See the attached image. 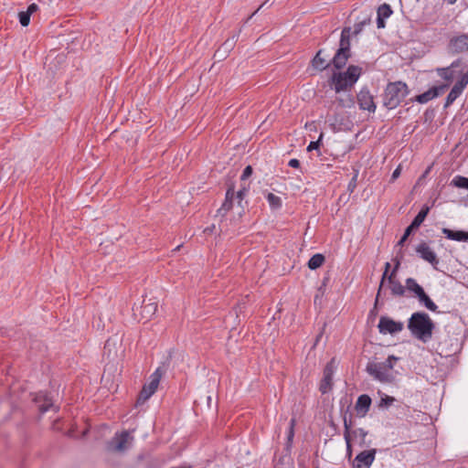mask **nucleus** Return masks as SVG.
Masks as SVG:
<instances>
[{
    "instance_id": "obj_41",
    "label": "nucleus",
    "mask_w": 468,
    "mask_h": 468,
    "mask_svg": "<svg viewBox=\"0 0 468 468\" xmlns=\"http://www.w3.org/2000/svg\"><path fill=\"white\" fill-rule=\"evenodd\" d=\"M294 425H295V420L292 419L290 420V427H289V431H288V435H287L288 443H291L292 441V439L294 436Z\"/></svg>"
},
{
    "instance_id": "obj_25",
    "label": "nucleus",
    "mask_w": 468,
    "mask_h": 468,
    "mask_svg": "<svg viewBox=\"0 0 468 468\" xmlns=\"http://www.w3.org/2000/svg\"><path fill=\"white\" fill-rule=\"evenodd\" d=\"M323 53L324 49H319L312 59L313 67L319 71L326 69L332 64V61L329 63L326 62V59L322 56Z\"/></svg>"
},
{
    "instance_id": "obj_12",
    "label": "nucleus",
    "mask_w": 468,
    "mask_h": 468,
    "mask_svg": "<svg viewBox=\"0 0 468 468\" xmlns=\"http://www.w3.org/2000/svg\"><path fill=\"white\" fill-rule=\"evenodd\" d=\"M357 103L361 110H367L369 112H376V104L374 102V97L370 93L367 87H364L360 90V91L356 95Z\"/></svg>"
},
{
    "instance_id": "obj_4",
    "label": "nucleus",
    "mask_w": 468,
    "mask_h": 468,
    "mask_svg": "<svg viewBox=\"0 0 468 468\" xmlns=\"http://www.w3.org/2000/svg\"><path fill=\"white\" fill-rule=\"evenodd\" d=\"M409 94L406 83L402 81L389 82L384 92L383 105L389 109L397 108Z\"/></svg>"
},
{
    "instance_id": "obj_57",
    "label": "nucleus",
    "mask_w": 468,
    "mask_h": 468,
    "mask_svg": "<svg viewBox=\"0 0 468 468\" xmlns=\"http://www.w3.org/2000/svg\"><path fill=\"white\" fill-rule=\"evenodd\" d=\"M320 337H321V335H319L316 337V342H318V341H319Z\"/></svg>"
},
{
    "instance_id": "obj_29",
    "label": "nucleus",
    "mask_w": 468,
    "mask_h": 468,
    "mask_svg": "<svg viewBox=\"0 0 468 468\" xmlns=\"http://www.w3.org/2000/svg\"><path fill=\"white\" fill-rule=\"evenodd\" d=\"M325 261V257L321 253L313 255L308 261L307 266L310 270H316L321 267Z\"/></svg>"
},
{
    "instance_id": "obj_37",
    "label": "nucleus",
    "mask_w": 468,
    "mask_h": 468,
    "mask_svg": "<svg viewBox=\"0 0 468 468\" xmlns=\"http://www.w3.org/2000/svg\"><path fill=\"white\" fill-rule=\"evenodd\" d=\"M30 15L27 11L18 13L19 23L22 27H27L30 23Z\"/></svg>"
},
{
    "instance_id": "obj_46",
    "label": "nucleus",
    "mask_w": 468,
    "mask_h": 468,
    "mask_svg": "<svg viewBox=\"0 0 468 468\" xmlns=\"http://www.w3.org/2000/svg\"><path fill=\"white\" fill-rule=\"evenodd\" d=\"M356 177L357 176H354L353 178L351 179V181L349 182L348 184V186H347V189L350 191V192H353L354 189L356 188Z\"/></svg>"
},
{
    "instance_id": "obj_52",
    "label": "nucleus",
    "mask_w": 468,
    "mask_h": 468,
    "mask_svg": "<svg viewBox=\"0 0 468 468\" xmlns=\"http://www.w3.org/2000/svg\"><path fill=\"white\" fill-rule=\"evenodd\" d=\"M223 52H220V48L216 51L215 53V57H218L219 59H223L225 58L226 57H223L222 56Z\"/></svg>"
},
{
    "instance_id": "obj_53",
    "label": "nucleus",
    "mask_w": 468,
    "mask_h": 468,
    "mask_svg": "<svg viewBox=\"0 0 468 468\" xmlns=\"http://www.w3.org/2000/svg\"><path fill=\"white\" fill-rule=\"evenodd\" d=\"M459 69L460 68H453L452 69V73H453V77L455 78L456 76H460L461 77V73L459 72Z\"/></svg>"
},
{
    "instance_id": "obj_22",
    "label": "nucleus",
    "mask_w": 468,
    "mask_h": 468,
    "mask_svg": "<svg viewBox=\"0 0 468 468\" xmlns=\"http://www.w3.org/2000/svg\"><path fill=\"white\" fill-rule=\"evenodd\" d=\"M371 402H372L371 398L368 395H367V394L360 395L357 398V400H356V406H355L357 415L360 417H365L366 414L367 413V411L369 410Z\"/></svg>"
},
{
    "instance_id": "obj_9",
    "label": "nucleus",
    "mask_w": 468,
    "mask_h": 468,
    "mask_svg": "<svg viewBox=\"0 0 468 468\" xmlns=\"http://www.w3.org/2000/svg\"><path fill=\"white\" fill-rule=\"evenodd\" d=\"M468 84V69L463 73L461 78L455 82L450 92L448 93L444 107L447 108L452 105L455 100L462 94L464 88Z\"/></svg>"
},
{
    "instance_id": "obj_15",
    "label": "nucleus",
    "mask_w": 468,
    "mask_h": 468,
    "mask_svg": "<svg viewBox=\"0 0 468 468\" xmlns=\"http://www.w3.org/2000/svg\"><path fill=\"white\" fill-rule=\"evenodd\" d=\"M415 250L423 261L431 263L434 268L439 264L436 253L425 241L418 244Z\"/></svg>"
},
{
    "instance_id": "obj_26",
    "label": "nucleus",
    "mask_w": 468,
    "mask_h": 468,
    "mask_svg": "<svg viewBox=\"0 0 468 468\" xmlns=\"http://www.w3.org/2000/svg\"><path fill=\"white\" fill-rule=\"evenodd\" d=\"M430 212V207L428 206H423L419 213L415 216L410 226L415 230L419 229V227L425 220L426 217Z\"/></svg>"
},
{
    "instance_id": "obj_2",
    "label": "nucleus",
    "mask_w": 468,
    "mask_h": 468,
    "mask_svg": "<svg viewBox=\"0 0 468 468\" xmlns=\"http://www.w3.org/2000/svg\"><path fill=\"white\" fill-rule=\"evenodd\" d=\"M399 359V357L391 355L384 362L368 363L367 365V372L380 382L391 383L395 380L394 364Z\"/></svg>"
},
{
    "instance_id": "obj_16",
    "label": "nucleus",
    "mask_w": 468,
    "mask_h": 468,
    "mask_svg": "<svg viewBox=\"0 0 468 468\" xmlns=\"http://www.w3.org/2000/svg\"><path fill=\"white\" fill-rule=\"evenodd\" d=\"M377 449H370L359 452L354 462V468H369L375 460Z\"/></svg>"
},
{
    "instance_id": "obj_7",
    "label": "nucleus",
    "mask_w": 468,
    "mask_h": 468,
    "mask_svg": "<svg viewBox=\"0 0 468 468\" xmlns=\"http://www.w3.org/2000/svg\"><path fill=\"white\" fill-rule=\"evenodd\" d=\"M164 373L165 370L159 367L150 376L149 383L145 384L139 393L137 404H144L156 391Z\"/></svg>"
},
{
    "instance_id": "obj_17",
    "label": "nucleus",
    "mask_w": 468,
    "mask_h": 468,
    "mask_svg": "<svg viewBox=\"0 0 468 468\" xmlns=\"http://www.w3.org/2000/svg\"><path fill=\"white\" fill-rule=\"evenodd\" d=\"M133 311L134 314H136L137 312H139L141 319L149 320L157 311V303L152 302L151 299H149L148 302L144 300L142 305L136 307L133 306Z\"/></svg>"
},
{
    "instance_id": "obj_11",
    "label": "nucleus",
    "mask_w": 468,
    "mask_h": 468,
    "mask_svg": "<svg viewBox=\"0 0 468 468\" xmlns=\"http://www.w3.org/2000/svg\"><path fill=\"white\" fill-rule=\"evenodd\" d=\"M378 327L381 334L395 335L403 330L404 324L402 322L394 321L388 316H381Z\"/></svg>"
},
{
    "instance_id": "obj_13",
    "label": "nucleus",
    "mask_w": 468,
    "mask_h": 468,
    "mask_svg": "<svg viewBox=\"0 0 468 468\" xmlns=\"http://www.w3.org/2000/svg\"><path fill=\"white\" fill-rule=\"evenodd\" d=\"M448 51L452 54H460L468 51V35L461 34L452 37L448 44Z\"/></svg>"
},
{
    "instance_id": "obj_34",
    "label": "nucleus",
    "mask_w": 468,
    "mask_h": 468,
    "mask_svg": "<svg viewBox=\"0 0 468 468\" xmlns=\"http://www.w3.org/2000/svg\"><path fill=\"white\" fill-rule=\"evenodd\" d=\"M335 101H337L339 106H341L343 108H351L355 105L354 97L350 93H347L344 96L337 97L335 99Z\"/></svg>"
},
{
    "instance_id": "obj_51",
    "label": "nucleus",
    "mask_w": 468,
    "mask_h": 468,
    "mask_svg": "<svg viewBox=\"0 0 468 468\" xmlns=\"http://www.w3.org/2000/svg\"><path fill=\"white\" fill-rule=\"evenodd\" d=\"M215 229H216V226L213 224V225H211L210 227L206 228V229H204V233H206V234H211V233H213V232H214Z\"/></svg>"
},
{
    "instance_id": "obj_39",
    "label": "nucleus",
    "mask_w": 468,
    "mask_h": 468,
    "mask_svg": "<svg viewBox=\"0 0 468 468\" xmlns=\"http://www.w3.org/2000/svg\"><path fill=\"white\" fill-rule=\"evenodd\" d=\"M415 229H412L410 225L406 228L404 234L400 238V239L398 241L397 246L402 247L406 240L408 239L409 236L414 231Z\"/></svg>"
},
{
    "instance_id": "obj_1",
    "label": "nucleus",
    "mask_w": 468,
    "mask_h": 468,
    "mask_svg": "<svg viewBox=\"0 0 468 468\" xmlns=\"http://www.w3.org/2000/svg\"><path fill=\"white\" fill-rule=\"evenodd\" d=\"M407 326L411 335L423 343L428 342L431 338L435 328L433 321L424 312L413 313L408 320Z\"/></svg>"
},
{
    "instance_id": "obj_8",
    "label": "nucleus",
    "mask_w": 468,
    "mask_h": 468,
    "mask_svg": "<svg viewBox=\"0 0 468 468\" xmlns=\"http://www.w3.org/2000/svg\"><path fill=\"white\" fill-rule=\"evenodd\" d=\"M337 367V362L335 357L331 358V360L325 365L323 373V378L319 385V390L322 394L328 393L333 388V376Z\"/></svg>"
},
{
    "instance_id": "obj_31",
    "label": "nucleus",
    "mask_w": 468,
    "mask_h": 468,
    "mask_svg": "<svg viewBox=\"0 0 468 468\" xmlns=\"http://www.w3.org/2000/svg\"><path fill=\"white\" fill-rule=\"evenodd\" d=\"M390 269V263L389 262H386L385 264V270H384V272L382 274V277H381V280H380V283H379V287H378V292H377V296H376V300H375V308L377 307L378 303V301H379V298L381 296V292H382V289H383V286H384V283L386 282V280H388V272Z\"/></svg>"
},
{
    "instance_id": "obj_42",
    "label": "nucleus",
    "mask_w": 468,
    "mask_h": 468,
    "mask_svg": "<svg viewBox=\"0 0 468 468\" xmlns=\"http://www.w3.org/2000/svg\"><path fill=\"white\" fill-rule=\"evenodd\" d=\"M252 172H253L252 167L250 165H247L241 174L240 180L243 181V180L248 179L252 175Z\"/></svg>"
},
{
    "instance_id": "obj_5",
    "label": "nucleus",
    "mask_w": 468,
    "mask_h": 468,
    "mask_svg": "<svg viewBox=\"0 0 468 468\" xmlns=\"http://www.w3.org/2000/svg\"><path fill=\"white\" fill-rule=\"evenodd\" d=\"M447 335L441 339L438 345L439 354L445 357L452 356L460 350V332H455L454 323H450L444 327Z\"/></svg>"
},
{
    "instance_id": "obj_19",
    "label": "nucleus",
    "mask_w": 468,
    "mask_h": 468,
    "mask_svg": "<svg viewBox=\"0 0 468 468\" xmlns=\"http://www.w3.org/2000/svg\"><path fill=\"white\" fill-rule=\"evenodd\" d=\"M130 434L127 431H122L120 434H116L112 441L110 442L111 449L115 452H123L126 450V443Z\"/></svg>"
},
{
    "instance_id": "obj_56",
    "label": "nucleus",
    "mask_w": 468,
    "mask_h": 468,
    "mask_svg": "<svg viewBox=\"0 0 468 468\" xmlns=\"http://www.w3.org/2000/svg\"><path fill=\"white\" fill-rule=\"evenodd\" d=\"M346 449H347V452H351V447H350V448H348V446L346 445Z\"/></svg>"
},
{
    "instance_id": "obj_14",
    "label": "nucleus",
    "mask_w": 468,
    "mask_h": 468,
    "mask_svg": "<svg viewBox=\"0 0 468 468\" xmlns=\"http://www.w3.org/2000/svg\"><path fill=\"white\" fill-rule=\"evenodd\" d=\"M449 88L448 83H443L439 86H434L431 89H429L427 91L417 95L414 99L415 101L424 104L428 101H431L434 98L439 97L440 95L443 94L445 90Z\"/></svg>"
},
{
    "instance_id": "obj_48",
    "label": "nucleus",
    "mask_w": 468,
    "mask_h": 468,
    "mask_svg": "<svg viewBox=\"0 0 468 468\" xmlns=\"http://www.w3.org/2000/svg\"><path fill=\"white\" fill-rule=\"evenodd\" d=\"M288 165H289V166H291V167L298 168V167H300V161H299L298 159L293 158V159H291V160L289 161V164H288Z\"/></svg>"
},
{
    "instance_id": "obj_6",
    "label": "nucleus",
    "mask_w": 468,
    "mask_h": 468,
    "mask_svg": "<svg viewBox=\"0 0 468 468\" xmlns=\"http://www.w3.org/2000/svg\"><path fill=\"white\" fill-rule=\"evenodd\" d=\"M351 27H344L341 32L339 48L332 58V64L336 69H343L346 65L348 58L351 57Z\"/></svg>"
},
{
    "instance_id": "obj_35",
    "label": "nucleus",
    "mask_w": 468,
    "mask_h": 468,
    "mask_svg": "<svg viewBox=\"0 0 468 468\" xmlns=\"http://www.w3.org/2000/svg\"><path fill=\"white\" fill-rule=\"evenodd\" d=\"M451 186L457 188H463L468 190V177L463 176H456L451 181Z\"/></svg>"
},
{
    "instance_id": "obj_27",
    "label": "nucleus",
    "mask_w": 468,
    "mask_h": 468,
    "mask_svg": "<svg viewBox=\"0 0 468 468\" xmlns=\"http://www.w3.org/2000/svg\"><path fill=\"white\" fill-rule=\"evenodd\" d=\"M406 291L413 293L414 297H418L424 289L413 278H407L405 281Z\"/></svg>"
},
{
    "instance_id": "obj_3",
    "label": "nucleus",
    "mask_w": 468,
    "mask_h": 468,
    "mask_svg": "<svg viewBox=\"0 0 468 468\" xmlns=\"http://www.w3.org/2000/svg\"><path fill=\"white\" fill-rule=\"evenodd\" d=\"M362 74V68L349 65L345 72H335L330 78V85L336 93L351 89Z\"/></svg>"
},
{
    "instance_id": "obj_30",
    "label": "nucleus",
    "mask_w": 468,
    "mask_h": 468,
    "mask_svg": "<svg viewBox=\"0 0 468 468\" xmlns=\"http://www.w3.org/2000/svg\"><path fill=\"white\" fill-rule=\"evenodd\" d=\"M417 298L428 310L436 312L438 308L437 305L431 301L425 291H423Z\"/></svg>"
},
{
    "instance_id": "obj_28",
    "label": "nucleus",
    "mask_w": 468,
    "mask_h": 468,
    "mask_svg": "<svg viewBox=\"0 0 468 468\" xmlns=\"http://www.w3.org/2000/svg\"><path fill=\"white\" fill-rule=\"evenodd\" d=\"M239 38V33L232 35L229 37L220 47V52H223L222 56L227 57L228 54L234 48Z\"/></svg>"
},
{
    "instance_id": "obj_18",
    "label": "nucleus",
    "mask_w": 468,
    "mask_h": 468,
    "mask_svg": "<svg viewBox=\"0 0 468 468\" xmlns=\"http://www.w3.org/2000/svg\"><path fill=\"white\" fill-rule=\"evenodd\" d=\"M234 196H235L234 186L231 185L227 189L225 200H224L222 206L217 210V216L224 218L227 215V213L233 207Z\"/></svg>"
},
{
    "instance_id": "obj_10",
    "label": "nucleus",
    "mask_w": 468,
    "mask_h": 468,
    "mask_svg": "<svg viewBox=\"0 0 468 468\" xmlns=\"http://www.w3.org/2000/svg\"><path fill=\"white\" fill-rule=\"evenodd\" d=\"M465 62L463 58H457L454 61L452 62V64L449 67L445 68H437L436 72L439 77L447 81V83L450 85V82H452L454 79L452 69L453 68H460L459 72L461 73V76L465 73Z\"/></svg>"
},
{
    "instance_id": "obj_47",
    "label": "nucleus",
    "mask_w": 468,
    "mask_h": 468,
    "mask_svg": "<svg viewBox=\"0 0 468 468\" xmlns=\"http://www.w3.org/2000/svg\"><path fill=\"white\" fill-rule=\"evenodd\" d=\"M38 10V5L35 3L27 6V12L31 16Z\"/></svg>"
},
{
    "instance_id": "obj_38",
    "label": "nucleus",
    "mask_w": 468,
    "mask_h": 468,
    "mask_svg": "<svg viewBox=\"0 0 468 468\" xmlns=\"http://www.w3.org/2000/svg\"><path fill=\"white\" fill-rule=\"evenodd\" d=\"M403 259V254H402V251L400 250L397 256L395 257V259H393V261H394V268L392 270V271L390 272L389 275H393L394 276H397V271L399 269L400 267V264H401V260Z\"/></svg>"
},
{
    "instance_id": "obj_44",
    "label": "nucleus",
    "mask_w": 468,
    "mask_h": 468,
    "mask_svg": "<svg viewBox=\"0 0 468 468\" xmlns=\"http://www.w3.org/2000/svg\"><path fill=\"white\" fill-rule=\"evenodd\" d=\"M352 433L355 435V436H359L361 438V440L364 441L367 435V431H365L364 429L362 428H358L355 431H352Z\"/></svg>"
},
{
    "instance_id": "obj_54",
    "label": "nucleus",
    "mask_w": 468,
    "mask_h": 468,
    "mask_svg": "<svg viewBox=\"0 0 468 468\" xmlns=\"http://www.w3.org/2000/svg\"><path fill=\"white\" fill-rule=\"evenodd\" d=\"M457 0H444L448 5H453Z\"/></svg>"
},
{
    "instance_id": "obj_21",
    "label": "nucleus",
    "mask_w": 468,
    "mask_h": 468,
    "mask_svg": "<svg viewBox=\"0 0 468 468\" xmlns=\"http://www.w3.org/2000/svg\"><path fill=\"white\" fill-rule=\"evenodd\" d=\"M393 11L388 4H382L378 7L377 14V26L378 28H384L386 27L385 19L392 15Z\"/></svg>"
},
{
    "instance_id": "obj_36",
    "label": "nucleus",
    "mask_w": 468,
    "mask_h": 468,
    "mask_svg": "<svg viewBox=\"0 0 468 468\" xmlns=\"http://www.w3.org/2000/svg\"><path fill=\"white\" fill-rule=\"evenodd\" d=\"M271 209H279L282 207V199L273 193H268L266 197Z\"/></svg>"
},
{
    "instance_id": "obj_55",
    "label": "nucleus",
    "mask_w": 468,
    "mask_h": 468,
    "mask_svg": "<svg viewBox=\"0 0 468 468\" xmlns=\"http://www.w3.org/2000/svg\"><path fill=\"white\" fill-rule=\"evenodd\" d=\"M328 280V278H324V281H323V285L324 286L325 283H326V281Z\"/></svg>"
},
{
    "instance_id": "obj_50",
    "label": "nucleus",
    "mask_w": 468,
    "mask_h": 468,
    "mask_svg": "<svg viewBox=\"0 0 468 468\" xmlns=\"http://www.w3.org/2000/svg\"><path fill=\"white\" fill-rule=\"evenodd\" d=\"M268 3L269 0H266L263 4H261L260 7L247 18L245 23H247L261 8H262L264 5H268Z\"/></svg>"
},
{
    "instance_id": "obj_49",
    "label": "nucleus",
    "mask_w": 468,
    "mask_h": 468,
    "mask_svg": "<svg viewBox=\"0 0 468 468\" xmlns=\"http://www.w3.org/2000/svg\"><path fill=\"white\" fill-rule=\"evenodd\" d=\"M400 166H398L392 173V176H391V180L394 181L395 179H397L399 175H400Z\"/></svg>"
},
{
    "instance_id": "obj_40",
    "label": "nucleus",
    "mask_w": 468,
    "mask_h": 468,
    "mask_svg": "<svg viewBox=\"0 0 468 468\" xmlns=\"http://www.w3.org/2000/svg\"><path fill=\"white\" fill-rule=\"evenodd\" d=\"M395 400L396 399L394 397L385 395V397L381 398L379 406L388 408L391 406Z\"/></svg>"
},
{
    "instance_id": "obj_43",
    "label": "nucleus",
    "mask_w": 468,
    "mask_h": 468,
    "mask_svg": "<svg viewBox=\"0 0 468 468\" xmlns=\"http://www.w3.org/2000/svg\"><path fill=\"white\" fill-rule=\"evenodd\" d=\"M322 138H323V133L320 134L319 138L317 141H314V142H311L307 147V150L308 151H312V150H315V149H318L319 146H320V144H321V141H322Z\"/></svg>"
},
{
    "instance_id": "obj_33",
    "label": "nucleus",
    "mask_w": 468,
    "mask_h": 468,
    "mask_svg": "<svg viewBox=\"0 0 468 468\" xmlns=\"http://www.w3.org/2000/svg\"><path fill=\"white\" fill-rule=\"evenodd\" d=\"M371 23V15L364 16L361 20H357L354 26V31L351 32L354 36L360 34L367 25Z\"/></svg>"
},
{
    "instance_id": "obj_32",
    "label": "nucleus",
    "mask_w": 468,
    "mask_h": 468,
    "mask_svg": "<svg viewBox=\"0 0 468 468\" xmlns=\"http://www.w3.org/2000/svg\"><path fill=\"white\" fill-rule=\"evenodd\" d=\"M351 427H352V418L350 417L348 420L346 416H344V438L346 441V443L347 444L348 448L351 447Z\"/></svg>"
},
{
    "instance_id": "obj_45",
    "label": "nucleus",
    "mask_w": 468,
    "mask_h": 468,
    "mask_svg": "<svg viewBox=\"0 0 468 468\" xmlns=\"http://www.w3.org/2000/svg\"><path fill=\"white\" fill-rule=\"evenodd\" d=\"M247 188L246 187H242L241 189H239L238 192H237V198L239 199V203H240L242 201V199L244 198V197L246 196V193H247Z\"/></svg>"
},
{
    "instance_id": "obj_24",
    "label": "nucleus",
    "mask_w": 468,
    "mask_h": 468,
    "mask_svg": "<svg viewBox=\"0 0 468 468\" xmlns=\"http://www.w3.org/2000/svg\"><path fill=\"white\" fill-rule=\"evenodd\" d=\"M441 232L448 239L455 241H468V231L464 230H452L448 228H443Z\"/></svg>"
},
{
    "instance_id": "obj_20",
    "label": "nucleus",
    "mask_w": 468,
    "mask_h": 468,
    "mask_svg": "<svg viewBox=\"0 0 468 468\" xmlns=\"http://www.w3.org/2000/svg\"><path fill=\"white\" fill-rule=\"evenodd\" d=\"M388 286L392 296L394 297H404L406 296V288L401 282L396 278V276L388 275Z\"/></svg>"
},
{
    "instance_id": "obj_23",
    "label": "nucleus",
    "mask_w": 468,
    "mask_h": 468,
    "mask_svg": "<svg viewBox=\"0 0 468 468\" xmlns=\"http://www.w3.org/2000/svg\"><path fill=\"white\" fill-rule=\"evenodd\" d=\"M34 400L38 404V409L41 413L47 412L50 408L53 407L51 398L45 392H38Z\"/></svg>"
}]
</instances>
